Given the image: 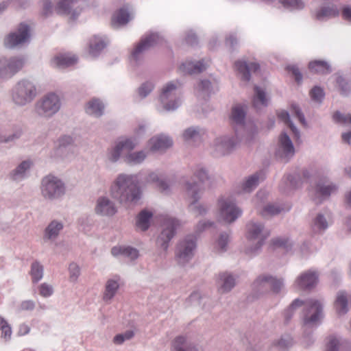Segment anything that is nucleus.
Masks as SVG:
<instances>
[{
    "instance_id": "1",
    "label": "nucleus",
    "mask_w": 351,
    "mask_h": 351,
    "mask_svg": "<svg viewBox=\"0 0 351 351\" xmlns=\"http://www.w3.org/2000/svg\"><path fill=\"white\" fill-rule=\"evenodd\" d=\"M303 304L304 305V327L309 328L319 325L324 317V304L322 299L312 298L306 300L304 303L299 299H295L284 312L285 320L289 321L295 311Z\"/></svg>"
},
{
    "instance_id": "2",
    "label": "nucleus",
    "mask_w": 351,
    "mask_h": 351,
    "mask_svg": "<svg viewBox=\"0 0 351 351\" xmlns=\"http://www.w3.org/2000/svg\"><path fill=\"white\" fill-rule=\"evenodd\" d=\"M111 194L121 202L137 201L140 198L141 192L136 177L120 175L112 186Z\"/></svg>"
},
{
    "instance_id": "3",
    "label": "nucleus",
    "mask_w": 351,
    "mask_h": 351,
    "mask_svg": "<svg viewBox=\"0 0 351 351\" xmlns=\"http://www.w3.org/2000/svg\"><path fill=\"white\" fill-rule=\"evenodd\" d=\"M35 95V86L28 81H21L14 88L13 99L16 104L24 105L32 101Z\"/></svg>"
},
{
    "instance_id": "4",
    "label": "nucleus",
    "mask_w": 351,
    "mask_h": 351,
    "mask_svg": "<svg viewBox=\"0 0 351 351\" xmlns=\"http://www.w3.org/2000/svg\"><path fill=\"white\" fill-rule=\"evenodd\" d=\"M64 191L62 182L51 176H46L42 181V193L46 198L51 199L62 195Z\"/></svg>"
},
{
    "instance_id": "5",
    "label": "nucleus",
    "mask_w": 351,
    "mask_h": 351,
    "mask_svg": "<svg viewBox=\"0 0 351 351\" xmlns=\"http://www.w3.org/2000/svg\"><path fill=\"white\" fill-rule=\"evenodd\" d=\"M219 217L226 223H232L241 215V210L230 199H219Z\"/></svg>"
},
{
    "instance_id": "6",
    "label": "nucleus",
    "mask_w": 351,
    "mask_h": 351,
    "mask_svg": "<svg viewBox=\"0 0 351 351\" xmlns=\"http://www.w3.org/2000/svg\"><path fill=\"white\" fill-rule=\"evenodd\" d=\"M60 106L58 97L53 93L46 95L37 104V112L43 116L49 117L58 111Z\"/></svg>"
},
{
    "instance_id": "7",
    "label": "nucleus",
    "mask_w": 351,
    "mask_h": 351,
    "mask_svg": "<svg viewBox=\"0 0 351 351\" xmlns=\"http://www.w3.org/2000/svg\"><path fill=\"white\" fill-rule=\"evenodd\" d=\"M162 221L165 228L158 238L157 242L161 247L166 250L168 242L174 236L175 230L180 226V223L176 219L167 216L162 217Z\"/></svg>"
},
{
    "instance_id": "8",
    "label": "nucleus",
    "mask_w": 351,
    "mask_h": 351,
    "mask_svg": "<svg viewBox=\"0 0 351 351\" xmlns=\"http://www.w3.org/2000/svg\"><path fill=\"white\" fill-rule=\"evenodd\" d=\"M176 88L177 86L173 82H170L162 90L160 99L167 110H175L180 105V100L175 95Z\"/></svg>"
},
{
    "instance_id": "9",
    "label": "nucleus",
    "mask_w": 351,
    "mask_h": 351,
    "mask_svg": "<svg viewBox=\"0 0 351 351\" xmlns=\"http://www.w3.org/2000/svg\"><path fill=\"white\" fill-rule=\"evenodd\" d=\"M23 64V60L19 58L0 60V77H10L12 76L22 69Z\"/></svg>"
},
{
    "instance_id": "10",
    "label": "nucleus",
    "mask_w": 351,
    "mask_h": 351,
    "mask_svg": "<svg viewBox=\"0 0 351 351\" xmlns=\"http://www.w3.org/2000/svg\"><path fill=\"white\" fill-rule=\"evenodd\" d=\"M29 36V27L25 23H21L16 32L10 33L4 40L8 47H14L25 43Z\"/></svg>"
},
{
    "instance_id": "11",
    "label": "nucleus",
    "mask_w": 351,
    "mask_h": 351,
    "mask_svg": "<svg viewBox=\"0 0 351 351\" xmlns=\"http://www.w3.org/2000/svg\"><path fill=\"white\" fill-rule=\"evenodd\" d=\"M195 248V242L192 238L186 239L181 242L177 249V258L180 263H184L193 256V251Z\"/></svg>"
},
{
    "instance_id": "12",
    "label": "nucleus",
    "mask_w": 351,
    "mask_h": 351,
    "mask_svg": "<svg viewBox=\"0 0 351 351\" xmlns=\"http://www.w3.org/2000/svg\"><path fill=\"white\" fill-rule=\"evenodd\" d=\"M137 143L130 138L121 140L110 153V160L114 162L121 154H127L136 146Z\"/></svg>"
},
{
    "instance_id": "13",
    "label": "nucleus",
    "mask_w": 351,
    "mask_h": 351,
    "mask_svg": "<svg viewBox=\"0 0 351 351\" xmlns=\"http://www.w3.org/2000/svg\"><path fill=\"white\" fill-rule=\"evenodd\" d=\"M77 58L71 53H59L55 55L51 60V66L58 69H65L75 64Z\"/></svg>"
},
{
    "instance_id": "14",
    "label": "nucleus",
    "mask_w": 351,
    "mask_h": 351,
    "mask_svg": "<svg viewBox=\"0 0 351 351\" xmlns=\"http://www.w3.org/2000/svg\"><path fill=\"white\" fill-rule=\"evenodd\" d=\"M195 176L199 179V183H187L186 189L187 195L192 199L191 204H195L199 198L198 193L200 191V184L204 182V179H208L206 172L202 169Z\"/></svg>"
},
{
    "instance_id": "15",
    "label": "nucleus",
    "mask_w": 351,
    "mask_h": 351,
    "mask_svg": "<svg viewBox=\"0 0 351 351\" xmlns=\"http://www.w3.org/2000/svg\"><path fill=\"white\" fill-rule=\"evenodd\" d=\"M350 305L351 296L349 294L343 291H340L337 294L334 307L339 316L346 315L349 311Z\"/></svg>"
},
{
    "instance_id": "16",
    "label": "nucleus",
    "mask_w": 351,
    "mask_h": 351,
    "mask_svg": "<svg viewBox=\"0 0 351 351\" xmlns=\"http://www.w3.org/2000/svg\"><path fill=\"white\" fill-rule=\"evenodd\" d=\"M159 40V37L157 34H152L142 39L141 42L136 46L132 53V57L134 60H137L139 56L145 51L153 47Z\"/></svg>"
},
{
    "instance_id": "17",
    "label": "nucleus",
    "mask_w": 351,
    "mask_h": 351,
    "mask_svg": "<svg viewBox=\"0 0 351 351\" xmlns=\"http://www.w3.org/2000/svg\"><path fill=\"white\" fill-rule=\"evenodd\" d=\"M172 351H200V348L186 337L178 336L172 342Z\"/></svg>"
},
{
    "instance_id": "18",
    "label": "nucleus",
    "mask_w": 351,
    "mask_h": 351,
    "mask_svg": "<svg viewBox=\"0 0 351 351\" xmlns=\"http://www.w3.org/2000/svg\"><path fill=\"white\" fill-rule=\"evenodd\" d=\"M247 237L248 239H258V246L256 247V249L259 248L263 241L269 236V233H263L262 230L263 228L261 225H256L253 223H250L247 226Z\"/></svg>"
},
{
    "instance_id": "19",
    "label": "nucleus",
    "mask_w": 351,
    "mask_h": 351,
    "mask_svg": "<svg viewBox=\"0 0 351 351\" xmlns=\"http://www.w3.org/2000/svg\"><path fill=\"white\" fill-rule=\"evenodd\" d=\"M234 66L237 71L241 74L242 80L247 82L250 79V72L255 73L260 68L259 64L256 62L247 64L245 62L242 61L236 62Z\"/></svg>"
},
{
    "instance_id": "20",
    "label": "nucleus",
    "mask_w": 351,
    "mask_h": 351,
    "mask_svg": "<svg viewBox=\"0 0 351 351\" xmlns=\"http://www.w3.org/2000/svg\"><path fill=\"white\" fill-rule=\"evenodd\" d=\"M171 139L162 135L152 138L149 141L150 149L152 151H164L172 145Z\"/></svg>"
},
{
    "instance_id": "21",
    "label": "nucleus",
    "mask_w": 351,
    "mask_h": 351,
    "mask_svg": "<svg viewBox=\"0 0 351 351\" xmlns=\"http://www.w3.org/2000/svg\"><path fill=\"white\" fill-rule=\"evenodd\" d=\"M337 188L335 185L324 184H319L315 189V197L313 201L316 204H320L324 198L328 197L331 193L336 191Z\"/></svg>"
},
{
    "instance_id": "22",
    "label": "nucleus",
    "mask_w": 351,
    "mask_h": 351,
    "mask_svg": "<svg viewBox=\"0 0 351 351\" xmlns=\"http://www.w3.org/2000/svg\"><path fill=\"white\" fill-rule=\"evenodd\" d=\"M206 68V65L202 61L193 63L192 62H186L182 64L179 70L182 74H196L199 73L204 71Z\"/></svg>"
},
{
    "instance_id": "23",
    "label": "nucleus",
    "mask_w": 351,
    "mask_h": 351,
    "mask_svg": "<svg viewBox=\"0 0 351 351\" xmlns=\"http://www.w3.org/2000/svg\"><path fill=\"white\" fill-rule=\"evenodd\" d=\"M319 282V274L315 270H307L298 278V285H315Z\"/></svg>"
},
{
    "instance_id": "24",
    "label": "nucleus",
    "mask_w": 351,
    "mask_h": 351,
    "mask_svg": "<svg viewBox=\"0 0 351 351\" xmlns=\"http://www.w3.org/2000/svg\"><path fill=\"white\" fill-rule=\"evenodd\" d=\"M96 213L102 215H112L116 213L114 205L106 198H100L97 201Z\"/></svg>"
},
{
    "instance_id": "25",
    "label": "nucleus",
    "mask_w": 351,
    "mask_h": 351,
    "mask_svg": "<svg viewBox=\"0 0 351 351\" xmlns=\"http://www.w3.org/2000/svg\"><path fill=\"white\" fill-rule=\"evenodd\" d=\"M308 69L311 72L317 74H327L330 72L329 64L323 60H313L310 62Z\"/></svg>"
},
{
    "instance_id": "26",
    "label": "nucleus",
    "mask_w": 351,
    "mask_h": 351,
    "mask_svg": "<svg viewBox=\"0 0 351 351\" xmlns=\"http://www.w3.org/2000/svg\"><path fill=\"white\" fill-rule=\"evenodd\" d=\"M279 147L286 156L294 154V147L289 137L286 133H282L279 136Z\"/></svg>"
},
{
    "instance_id": "27",
    "label": "nucleus",
    "mask_w": 351,
    "mask_h": 351,
    "mask_svg": "<svg viewBox=\"0 0 351 351\" xmlns=\"http://www.w3.org/2000/svg\"><path fill=\"white\" fill-rule=\"evenodd\" d=\"M130 20L128 12L121 8L114 13L112 17V25L114 27L126 24Z\"/></svg>"
},
{
    "instance_id": "28",
    "label": "nucleus",
    "mask_w": 351,
    "mask_h": 351,
    "mask_svg": "<svg viewBox=\"0 0 351 351\" xmlns=\"http://www.w3.org/2000/svg\"><path fill=\"white\" fill-rule=\"evenodd\" d=\"M104 108V105L99 100L93 99L87 104L86 112L89 114L99 117L102 114Z\"/></svg>"
},
{
    "instance_id": "29",
    "label": "nucleus",
    "mask_w": 351,
    "mask_h": 351,
    "mask_svg": "<svg viewBox=\"0 0 351 351\" xmlns=\"http://www.w3.org/2000/svg\"><path fill=\"white\" fill-rule=\"evenodd\" d=\"M111 252L113 256H118L122 254L131 260H133L138 257V251L132 247H114Z\"/></svg>"
},
{
    "instance_id": "30",
    "label": "nucleus",
    "mask_w": 351,
    "mask_h": 351,
    "mask_svg": "<svg viewBox=\"0 0 351 351\" xmlns=\"http://www.w3.org/2000/svg\"><path fill=\"white\" fill-rule=\"evenodd\" d=\"M264 178L263 172H259L250 176L243 184V191L244 192H250L258 185L259 180H263Z\"/></svg>"
},
{
    "instance_id": "31",
    "label": "nucleus",
    "mask_w": 351,
    "mask_h": 351,
    "mask_svg": "<svg viewBox=\"0 0 351 351\" xmlns=\"http://www.w3.org/2000/svg\"><path fill=\"white\" fill-rule=\"evenodd\" d=\"M106 45L105 41L101 38L94 36L90 40L89 53L92 56H96Z\"/></svg>"
},
{
    "instance_id": "32",
    "label": "nucleus",
    "mask_w": 351,
    "mask_h": 351,
    "mask_svg": "<svg viewBox=\"0 0 351 351\" xmlns=\"http://www.w3.org/2000/svg\"><path fill=\"white\" fill-rule=\"evenodd\" d=\"M152 216V214L147 210L141 211L137 217L136 227L143 231L147 230Z\"/></svg>"
},
{
    "instance_id": "33",
    "label": "nucleus",
    "mask_w": 351,
    "mask_h": 351,
    "mask_svg": "<svg viewBox=\"0 0 351 351\" xmlns=\"http://www.w3.org/2000/svg\"><path fill=\"white\" fill-rule=\"evenodd\" d=\"M245 112L243 106L237 105L232 109L231 119L237 124L243 126Z\"/></svg>"
},
{
    "instance_id": "34",
    "label": "nucleus",
    "mask_w": 351,
    "mask_h": 351,
    "mask_svg": "<svg viewBox=\"0 0 351 351\" xmlns=\"http://www.w3.org/2000/svg\"><path fill=\"white\" fill-rule=\"evenodd\" d=\"M77 0H60L57 6L56 11L58 14H69L71 13L72 5Z\"/></svg>"
},
{
    "instance_id": "35",
    "label": "nucleus",
    "mask_w": 351,
    "mask_h": 351,
    "mask_svg": "<svg viewBox=\"0 0 351 351\" xmlns=\"http://www.w3.org/2000/svg\"><path fill=\"white\" fill-rule=\"evenodd\" d=\"M255 95L253 99V105L255 108H259L260 106L267 105V99L265 97V92L259 88L258 86H255Z\"/></svg>"
},
{
    "instance_id": "36",
    "label": "nucleus",
    "mask_w": 351,
    "mask_h": 351,
    "mask_svg": "<svg viewBox=\"0 0 351 351\" xmlns=\"http://www.w3.org/2000/svg\"><path fill=\"white\" fill-rule=\"evenodd\" d=\"M134 336V332L131 330H128L125 331L124 332L116 335L112 339V343L114 345L120 346L122 345L126 341L132 339Z\"/></svg>"
},
{
    "instance_id": "37",
    "label": "nucleus",
    "mask_w": 351,
    "mask_h": 351,
    "mask_svg": "<svg viewBox=\"0 0 351 351\" xmlns=\"http://www.w3.org/2000/svg\"><path fill=\"white\" fill-rule=\"evenodd\" d=\"M43 267L38 262H34L32 264L30 275L34 283L37 282L43 278Z\"/></svg>"
},
{
    "instance_id": "38",
    "label": "nucleus",
    "mask_w": 351,
    "mask_h": 351,
    "mask_svg": "<svg viewBox=\"0 0 351 351\" xmlns=\"http://www.w3.org/2000/svg\"><path fill=\"white\" fill-rule=\"evenodd\" d=\"M145 157V154L143 151H141L128 154L125 160L129 164L136 165L143 162Z\"/></svg>"
},
{
    "instance_id": "39",
    "label": "nucleus",
    "mask_w": 351,
    "mask_h": 351,
    "mask_svg": "<svg viewBox=\"0 0 351 351\" xmlns=\"http://www.w3.org/2000/svg\"><path fill=\"white\" fill-rule=\"evenodd\" d=\"M338 15L339 10L336 8H324L317 12L316 18L319 20H321L324 17H335Z\"/></svg>"
},
{
    "instance_id": "40",
    "label": "nucleus",
    "mask_w": 351,
    "mask_h": 351,
    "mask_svg": "<svg viewBox=\"0 0 351 351\" xmlns=\"http://www.w3.org/2000/svg\"><path fill=\"white\" fill-rule=\"evenodd\" d=\"M258 283L267 285H281L283 281L280 278H276L268 275L260 276L257 279Z\"/></svg>"
},
{
    "instance_id": "41",
    "label": "nucleus",
    "mask_w": 351,
    "mask_h": 351,
    "mask_svg": "<svg viewBox=\"0 0 351 351\" xmlns=\"http://www.w3.org/2000/svg\"><path fill=\"white\" fill-rule=\"evenodd\" d=\"M63 226L61 223H58L56 221H53L46 229V234L49 238L56 237L60 230H62Z\"/></svg>"
},
{
    "instance_id": "42",
    "label": "nucleus",
    "mask_w": 351,
    "mask_h": 351,
    "mask_svg": "<svg viewBox=\"0 0 351 351\" xmlns=\"http://www.w3.org/2000/svg\"><path fill=\"white\" fill-rule=\"evenodd\" d=\"M33 291L36 297L40 296L43 298L50 297L54 292L52 287H34Z\"/></svg>"
},
{
    "instance_id": "43",
    "label": "nucleus",
    "mask_w": 351,
    "mask_h": 351,
    "mask_svg": "<svg viewBox=\"0 0 351 351\" xmlns=\"http://www.w3.org/2000/svg\"><path fill=\"white\" fill-rule=\"evenodd\" d=\"M278 118L286 123L295 134L296 138L299 137V132L296 128L293 125L289 118V114L287 111H281L278 114Z\"/></svg>"
},
{
    "instance_id": "44",
    "label": "nucleus",
    "mask_w": 351,
    "mask_h": 351,
    "mask_svg": "<svg viewBox=\"0 0 351 351\" xmlns=\"http://www.w3.org/2000/svg\"><path fill=\"white\" fill-rule=\"evenodd\" d=\"M183 138L186 141H196L197 140H199L201 138V134L200 132L195 128H188L186 130L183 134H182Z\"/></svg>"
},
{
    "instance_id": "45",
    "label": "nucleus",
    "mask_w": 351,
    "mask_h": 351,
    "mask_svg": "<svg viewBox=\"0 0 351 351\" xmlns=\"http://www.w3.org/2000/svg\"><path fill=\"white\" fill-rule=\"evenodd\" d=\"M340 344V338L331 335L328 338L326 351H339Z\"/></svg>"
},
{
    "instance_id": "46",
    "label": "nucleus",
    "mask_w": 351,
    "mask_h": 351,
    "mask_svg": "<svg viewBox=\"0 0 351 351\" xmlns=\"http://www.w3.org/2000/svg\"><path fill=\"white\" fill-rule=\"evenodd\" d=\"M32 163L29 161H23L19 167L15 169L13 173L12 177L14 180H18L23 176L24 173L27 170Z\"/></svg>"
},
{
    "instance_id": "47",
    "label": "nucleus",
    "mask_w": 351,
    "mask_h": 351,
    "mask_svg": "<svg viewBox=\"0 0 351 351\" xmlns=\"http://www.w3.org/2000/svg\"><path fill=\"white\" fill-rule=\"evenodd\" d=\"M293 344V340L291 335H284L278 341L277 345L280 349H287Z\"/></svg>"
},
{
    "instance_id": "48",
    "label": "nucleus",
    "mask_w": 351,
    "mask_h": 351,
    "mask_svg": "<svg viewBox=\"0 0 351 351\" xmlns=\"http://www.w3.org/2000/svg\"><path fill=\"white\" fill-rule=\"evenodd\" d=\"M229 237L227 234H221L216 242L215 248L217 252H223L226 250V247L228 243Z\"/></svg>"
},
{
    "instance_id": "49",
    "label": "nucleus",
    "mask_w": 351,
    "mask_h": 351,
    "mask_svg": "<svg viewBox=\"0 0 351 351\" xmlns=\"http://www.w3.org/2000/svg\"><path fill=\"white\" fill-rule=\"evenodd\" d=\"M282 210L278 206L269 204L265 206L261 213L263 217L273 216L280 213Z\"/></svg>"
},
{
    "instance_id": "50",
    "label": "nucleus",
    "mask_w": 351,
    "mask_h": 351,
    "mask_svg": "<svg viewBox=\"0 0 351 351\" xmlns=\"http://www.w3.org/2000/svg\"><path fill=\"white\" fill-rule=\"evenodd\" d=\"M234 282V278L230 274L222 273L219 275L218 283L221 285H233Z\"/></svg>"
},
{
    "instance_id": "51",
    "label": "nucleus",
    "mask_w": 351,
    "mask_h": 351,
    "mask_svg": "<svg viewBox=\"0 0 351 351\" xmlns=\"http://www.w3.org/2000/svg\"><path fill=\"white\" fill-rule=\"evenodd\" d=\"M332 118L336 123L343 125L351 123V114H342L339 112H336Z\"/></svg>"
},
{
    "instance_id": "52",
    "label": "nucleus",
    "mask_w": 351,
    "mask_h": 351,
    "mask_svg": "<svg viewBox=\"0 0 351 351\" xmlns=\"http://www.w3.org/2000/svg\"><path fill=\"white\" fill-rule=\"evenodd\" d=\"M148 180L157 182V186L161 192L165 191L168 188V185L164 181L160 180L158 176L154 173L149 175Z\"/></svg>"
},
{
    "instance_id": "53",
    "label": "nucleus",
    "mask_w": 351,
    "mask_h": 351,
    "mask_svg": "<svg viewBox=\"0 0 351 351\" xmlns=\"http://www.w3.org/2000/svg\"><path fill=\"white\" fill-rule=\"evenodd\" d=\"M310 95L313 100L315 101H321L324 97V93L320 87L315 86L311 90Z\"/></svg>"
},
{
    "instance_id": "54",
    "label": "nucleus",
    "mask_w": 351,
    "mask_h": 351,
    "mask_svg": "<svg viewBox=\"0 0 351 351\" xmlns=\"http://www.w3.org/2000/svg\"><path fill=\"white\" fill-rule=\"evenodd\" d=\"M69 271L70 274V278L72 280H75L80 275V269L79 266L74 263L69 265Z\"/></svg>"
},
{
    "instance_id": "55",
    "label": "nucleus",
    "mask_w": 351,
    "mask_h": 351,
    "mask_svg": "<svg viewBox=\"0 0 351 351\" xmlns=\"http://www.w3.org/2000/svg\"><path fill=\"white\" fill-rule=\"evenodd\" d=\"M235 143L231 141H226L221 143L219 147L221 149V152L223 154H228L230 152V150L235 146Z\"/></svg>"
},
{
    "instance_id": "56",
    "label": "nucleus",
    "mask_w": 351,
    "mask_h": 351,
    "mask_svg": "<svg viewBox=\"0 0 351 351\" xmlns=\"http://www.w3.org/2000/svg\"><path fill=\"white\" fill-rule=\"evenodd\" d=\"M153 85L152 83L147 82L143 84L138 89L139 95L141 97H146L152 90Z\"/></svg>"
},
{
    "instance_id": "57",
    "label": "nucleus",
    "mask_w": 351,
    "mask_h": 351,
    "mask_svg": "<svg viewBox=\"0 0 351 351\" xmlns=\"http://www.w3.org/2000/svg\"><path fill=\"white\" fill-rule=\"evenodd\" d=\"M291 111L298 119V120L302 125H306L304 117L303 114L301 112L299 108L296 105H295V104L291 105Z\"/></svg>"
},
{
    "instance_id": "58",
    "label": "nucleus",
    "mask_w": 351,
    "mask_h": 351,
    "mask_svg": "<svg viewBox=\"0 0 351 351\" xmlns=\"http://www.w3.org/2000/svg\"><path fill=\"white\" fill-rule=\"evenodd\" d=\"M282 3L297 9H301L304 7V3L301 0H282Z\"/></svg>"
},
{
    "instance_id": "59",
    "label": "nucleus",
    "mask_w": 351,
    "mask_h": 351,
    "mask_svg": "<svg viewBox=\"0 0 351 351\" xmlns=\"http://www.w3.org/2000/svg\"><path fill=\"white\" fill-rule=\"evenodd\" d=\"M117 291V287H106V289L104 293V299L106 301L110 300L116 294Z\"/></svg>"
},
{
    "instance_id": "60",
    "label": "nucleus",
    "mask_w": 351,
    "mask_h": 351,
    "mask_svg": "<svg viewBox=\"0 0 351 351\" xmlns=\"http://www.w3.org/2000/svg\"><path fill=\"white\" fill-rule=\"evenodd\" d=\"M274 247H283L287 249L289 246L288 239L278 238L274 239L271 243Z\"/></svg>"
},
{
    "instance_id": "61",
    "label": "nucleus",
    "mask_w": 351,
    "mask_h": 351,
    "mask_svg": "<svg viewBox=\"0 0 351 351\" xmlns=\"http://www.w3.org/2000/svg\"><path fill=\"white\" fill-rule=\"evenodd\" d=\"M287 69L295 77V81L297 82H300L302 76L298 67L295 66H288Z\"/></svg>"
},
{
    "instance_id": "62",
    "label": "nucleus",
    "mask_w": 351,
    "mask_h": 351,
    "mask_svg": "<svg viewBox=\"0 0 351 351\" xmlns=\"http://www.w3.org/2000/svg\"><path fill=\"white\" fill-rule=\"evenodd\" d=\"M52 10V5L50 1L48 0H44L43 1V10L41 12V14L43 16H47L49 14L51 13Z\"/></svg>"
},
{
    "instance_id": "63",
    "label": "nucleus",
    "mask_w": 351,
    "mask_h": 351,
    "mask_svg": "<svg viewBox=\"0 0 351 351\" xmlns=\"http://www.w3.org/2000/svg\"><path fill=\"white\" fill-rule=\"evenodd\" d=\"M315 225L319 229H326L327 228V222L323 215H319L315 220Z\"/></svg>"
},
{
    "instance_id": "64",
    "label": "nucleus",
    "mask_w": 351,
    "mask_h": 351,
    "mask_svg": "<svg viewBox=\"0 0 351 351\" xmlns=\"http://www.w3.org/2000/svg\"><path fill=\"white\" fill-rule=\"evenodd\" d=\"M35 307V303L32 300H25L21 302L20 309L22 311H32Z\"/></svg>"
}]
</instances>
